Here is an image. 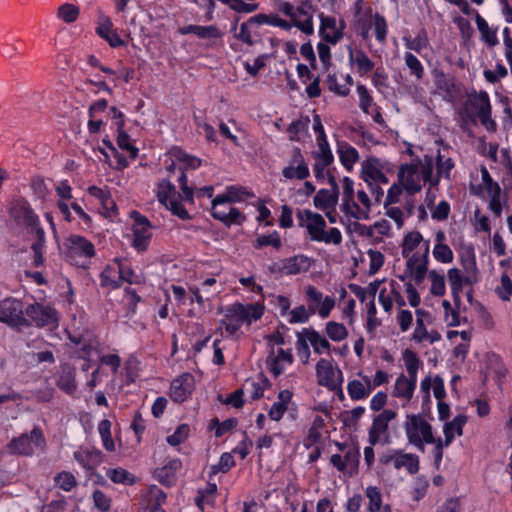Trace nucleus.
I'll return each mask as SVG.
<instances>
[{
	"label": "nucleus",
	"mask_w": 512,
	"mask_h": 512,
	"mask_svg": "<svg viewBox=\"0 0 512 512\" xmlns=\"http://www.w3.org/2000/svg\"><path fill=\"white\" fill-rule=\"evenodd\" d=\"M253 16L250 17L247 21L243 22L240 25L239 32L235 33L234 38L237 40L252 46L254 45V40L252 39V32L251 29L254 28V21Z\"/></svg>",
	"instance_id": "49530a36"
},
{
	"label": "nucleus",
	"mask_w": 512,
	"mask_h": 512,
	"mask_svg": "<svg viewBox=\"0 0 512 512\" xmlns=\"http://www.w3.org/2000/svg\"><path fill=\"white\" fill-rule=\"evenodd\" d=\"M379 163L380 160L374 156L368 157L362 163L360 177L364 182L367 183L368 186H372L373 180H375L376 176L381 172V170L377 167Z\"/></svg>",
	"instance_id": "c85d7f7f"
},
{
	"label": "nucleus",
	"mask_w": 512,
	"mask_h": 512,
	"mask_svg": "<svg viewBox=\"0 0 512 512\" xmlns=\"http://www.w3.org/2000/svg\"><path fill=\"white\" fill-rule=\"evenodd\" d=\"M318 145L319 151L313 152V157L317 161L325 162L326 164H331L334 160V156L332 154L328 141H318Z\"/></svg>",
	"instance_id": "4d7b16f0"
},
{
	"label": "nucleus",
	"mask_w": 512,
	"mask_h": 512,
	"mask_svg": "<svg viewBox=\"0 0 512 512\" xmlns=\"http://www.w3.org/2000/svg\"><path fill=\"white\" fill-rule=\"evenodd\" d=\"M106 476L115 484L131 486L136 483V477L124 468H109Z\"/></svg>",
	"instance_id": "2f4dec72"
},
{
	"label": "nucleus",
	"mask_w": 512,
	"mask_h": 512,
	"mask_svg": "<svg viewBox=\"0 0 512 512\" xmlns=\"http://www.w3.org/2000/svg\"><path fill=\"white\" fill-rule=\"evenodd\" d=\"M467 422V416L465 414H458L450 422H446L443 427V433L445 437V446H449L453 440L455 434L461 436L463 434V427Z\"/></svg>",
	"instance_id": "5701e85b"
},
{
	"label": "nucleus",
	"mask_w": 512,
	"mask_h": 512,
	"mask_svg": "<svg viewBox=\"0 0 512 512\" xmlns=\"http://www.w3.org/2000/svg\"><path fill=\"white\" fill-rule=\"evenodd\" d=\"M182 468V462L178 458L169 460L164 466L157 468L154 472L156 480L166 487L174 485L176 473Z\"/></svg>",
	"instance_id": "2eb2a0df"
},
{
	"label": "nucleus",
	"mask_w": 512,
	"mask_h": 512,
	"mask_svg": "<svg viewBox=\"0 0 512 512\" xmlns=\"http://www.w3.org/2000/svg\"><path fill=\"white\" fill-rule=\"evenodd\" d=\"M272 54H261L255 60L253 64L246 62L244 64L245 70L252 77H256L259 71L266 66V61L272 57Z\"/></svg>",
	"instance_id": "052dcab7"
},
{
	"label": "nucleus",
	"mask_w": 512,
	"mask_h": 512,
	"mask_svg": "<svg viewBox=\"0 0 512 512\" xmlns=\"http://www.w3.org/2000/svg\"><path fill=\"white\" fill-rule=\"evenodd\" d=\"M316 376L320 386L342 393L343 374L332 360L320 359L316 364Z\"/></svg>",
	"instance_id": "423d86ee"
},
{
	"label": "nucleus",
	"mask_w": 512,
	"mask_h": 512,
	"mask_svg": "<svg viewBox=\"0 0 512 512\" xmlns=\"http://www.w3.org/2000/svg\"><path fill=\"white\" fill-rule=\"evenodd\" d=\"M367 254L370 257V266H369L368 274L369 275H374L383 266L384 261H385V257H384V255L380 251L373 250V249H369L367 251Z\"/></svg>",
	"instance_id": "0e129e2a"
},
{
	"label": "nucleus",
	"mask_w": 512,
	"mask_h": 512,
	"mask_svg": "<svg viewBox=\"0 0 512 512\" xmlns=\"http://www.w3.org/2000/svg\"><path fill=\"white\" fill-rule=\"evenodd\" d=\"M65 246L63 254L68 263L82 269L89 268L88 258L95 255V248L91 241L83 236L71 235L67 238Z\"/></svg>",
	"instance_id": "f03ea898"
},
{
	"label": "nucleus",
	"mask_w": 512,
	"mask_h": 512,
	"mask_svg": "<svg viewBox=\"0 0 512 512\" xmlns=\"http://www.w3.org/2000/svg\"><path fill=\"white\" fill-rule=\"evenodd\" d=\"M395 469L405 468L411 475L416 474L419 471V457L416 454L404 453L402 450H398L397 456L394 463Z\"/></svg>",
	"instance_id": "b1692460"
},
{
	"label": "nucleus",
	"mask_w": 512,
	"mask_h": 512,
	"mask_svg": "<svg viewBox=\"0 0 512 512\" xmlns=\"http://www.w3.org/2000/svg\"><path fill=\"white\" fill-rule=\"evenodd\" d=\"M433 81L436 88L444 92L443 99L447 102H453L460 93V84L456 83L454 76L447 75L443 70H432Z\"/></svg>",
	"instance_id": "1a4fd4ad"
},
{
	"label": "nucleus",
	"mask_w": 512,
	"mask_h": 512,
	"mask_svg": "<svg viewBox=\"0 0 512 512\" xmlns=\"http://www.w3.org/2000/svg\"><path fill=\"white\" fill-rule=\"evenodd\" d=\"M248 311L249 309H247V306L241 303H235L228 308V314L226 315V317L235 319L243 323L247 321Z\"/></svg>",
	"instance_id": "338daca9"
},
{
	"label": "nucleus",
	"mask_w": 512,
	"mask_h": 512,
	"mask_svg": "<svg viewBox=\"0 0 512 512\" xmlns=\"http://www.w3.org/2000/svg\"><path fill=\"white\" fill-rule=\"evenodd\" d=\"M7 447L11 454L32 456L35 448L45 449L46 439L42 429L34 426L30 433H22L12 438Z\"/></svg>",
	"instance_id": "7ed1b4c3"
},
{
	"label": "nucleus",
	"mask_w": 512,
	"mask_h": 512,
	"mask_svg": "<svg viewBox=\"0 0 512 512\" xmlns=\"http://www.w3.org/2000/svg\"><path fill=\"white\" fill-rule=\"evenodd\" d=\"M25 313L38 327L54 325L58 322L57 312L50 306L34 303L26 308Z\"/></svg>",
	"instance_id": "9d476101"
},
{
	"label": "nucleus",
	"mask_w": 512,
	"mask_h": 512,
	"mask_svg": "<svg viewBox=\"0 0 512 512\" xmlns=\"http://www.w3.org/2000/svg\"><path fill=\"white\" fill-rule=\"evenodd\" d=\"M114 268L107 265L100 273V285L101 287H110L112 289H118L121 287V280L115 279L112 276Z\"/></svg>",
	"instance_id": "6e6d98bb"
},
{
	"label": "nucleus",
	"mask_w": 512,
	"mask_h": 512,
	"mask_svg": "<svg viewBox=\"0 0 512 512\" xmlns=\"http://www.w3.org/2000/svg\"><path fill=\"white\" fill-rule=\"evenodd\" d=\"M460 264L463 267L465 273H470V271L478 270L475 250L472 245L467 246L465 250L461 253Z\"/></svg>",
	"instance_id": "79ce46f5"
},
{
	"label": "nucleus",
	"mask_w": 512,
	"mask_h": 512,
	"mask_svg": "<svg viewBox=\"0 0 512 512\" xmlns=\"http://www.w3.org/2000/svg\"><path fill=\"white\" fill-rule=\"evenodd\" d=\"M29 229L30 233L35 235V241L31 245V250L33 251V265L39 267L44 263L43 248L45 246V232L40 225V221L37 223V226H32Z\"/></svg>",
	"instance_id": "aec40b11"
},
{
	"label": "nucleus",
	"mask_w": 512,
	"mask_h": 512,
	"mask_svg": "<svg viewBox=\"0 0 512 512\" xmlns=\"http://www.w3.org/2000/svg\"><path fill=\"white\" fill-rule=\"evenodd\" d=\"M326 334L332 341H341L348 336V331L343 324L329 321L326 324Z\"/></svg>",
	"instance_id": "de8ad7c7"
},
{
	"label": "nucleus",
	"mask_w": 512,
	"mask_h": 512,
	"mask_svg": "<svg viewBox=\"0 0 512 512\" xmlns=\"http://www.w3.org/2000/svg\"><path fill=\"white\" fill-rule=\"evenodd\" d=\"M428 276L432 283L430 288L431 294L438 297L444 296L446 292L444 276L439 274L436 270H430Z\"/></svg>",
	"instance_id": "37998d69"
},
{
	"label": "nucleus",
	"mask_w": 512,
	"mask_h": 512,
	"mask_svg": "<svg viewBox=\"0 0 512 512\" xmlns=\"http://www.w3.org/2000/svg\"><path fill=\"white\" fill-rule=\"evenodd\" d=\"M98 432L100 434L103 447L112 452L115 450V444L111 436V422L107 419L100 421L98 425Z\"/></svg>",
	"instance_id": "4c0bfd02"
},
{
	"label": "nucleus",
	"mask_w": 512,
	"mask_h": 512,
	"mask_svg": "<svg viewBox=\"0 0 512 512\" xmlns=\"http://www.w3.org/2000/svg\"><path fill=\"white\" fill-rule=\"evenodd\" d=\"M470 106L477 110V115L483 126L492 120V108L489 95L486 91H480L479 93L474 92L473 99L467 100L460 110V115L464 121H469L473 125H477L476 114L469 110Z\"/></svg>",
	"instance_id": "20e7f679"
},
{
	"label": "nucleus",
	"mask_w": 512,
	"mask_h": 512,
	"mask_svg": "<svg viewBox=\"0 0 512 512\" xmlns=\"http://www.w3.org/2000/svg\"><path fill=\"white\" fill-rule=\"evenodd\" d=\"M475 22H476L477 28L481 34V39L489 47L496 46L499 43L498 38H497V28L490 29L487 21L484 18H482L478 12H476V15H475Z\"/></svg>",
	"instance_id": "bb28decb"
},
{
	"label": "nucleus",
	"mask_w": 512,
	"mask_h": 512,
	"mask_svg": "<svg viewBox=\"0 0 512 512\" xmlns=\"http://www.w3.org/2000/svg\"><path fill=\"white\" fill-rule=\"evenodd\" d=\"M23 304L16 299H5L0 305V322L11 327H28L30 322L23 316Z\"/></svg>",
	"instance_id": "0eeeda50"
},
{
	"label": "nucleus",
	"mask_w": 512,
	"mask_h": 512,
	"mask_svg": "<svg viewBox=\"0 0 512 512\" xmlns=\"http://www.w3.org/2000/svg\"><path fill=\"white\" fill-rule=\"evenodd\" d=\"M429 265V241L426 242V247L423 255L420 258V263L415 268L414 280L417 285H420L424 279L428 271Z\"/></svg>",
	"instance_id": "ea45409f"
},
{
	"label": "nucleus",
	"mask_w": 512,
	"mask_h": 512,
	"mask_svg": "<svg viewBox=\"0 0 512 512\" xmlns=\"http://www.w3.org/2000/svg\"><path fill=\"white\" fill-rule=\"evenodd\" d=\"M340 223L344 224L346 226V232L348 234H352L353 232H357L361 236L365 237H372L374 234L373 227L372 226H366L364 224H361L358 221L351 222L350 220L345 221L343 218L340 217Z\"/></svg>",
	"instance_id": "a18cd8bd"
},
{
	"label": "nucleus",
	"mask_w": 512,
	"mask_h": 512,
	"mask_svg": "<svg viewBox=\"0 0 512 512\" xmlns=\"http://www.w3.org/2000/svg\"><path fill=\"white\" fill-rule=\"evenodd\" d=\"M347 392L353 401L366 399L370 395V389H367L364 383L357 379L348 382Z\"/></svg>",
	"instance_id": "f704fd0d"
},
{
	"label": "nucleus",
	"mask_w": 512,
	"mask_h": 512,
	"mask_svg": "<svg viewBox=\"0 0 512 512\" xmlns=\"http://www.w3.org/2000/svg\"><path fill=\"white\" fill-rule=\"evenodd\" d=\"M190 432V427L188 424L179 425L175 431L167 436L166 441L169 445L175 447L185 442L188 438Z\"/></svg>",
	"instance_id": "09e8293b"
},
{
	"label": "nucleus",
	"mask_w": 512,
	"mask_h": 512,
	"mask_svg": "<svg viewBox=\"0 0 512 512\" xmlns=\"http://www.w3.org/2000/svg\"><path fill=\"white\" fill-rule=\"evenodd\" d=\"M112 22L109 17H102V22L96 28V33L105 39L112 48L121 47L125 42L119 37L116 31L112 30Z\"/></svg>",
	"instance_id": "4be33fe9"
},
{
	"label": "nucleus",
	"mask_w": 512,
	"mask_h": 512,
	"mask_svg": "<svg viewBox=\"0 0 512 512\" xmlns=\"http://www.w3.org/2000/svg\"><path fill=\"white\" fill-rule=\"evenodd\" d=\"M194 390V376L189 372H185L171 382L169 396L173 402L181 404L192 395Z\"/></svg>",
	"instance_id": "6e6552de"
},
{
	"label": "nucleus",
	"mask_w": 512,
	"mask_h": 512,
	"mask_svg": "<svg viewBox=\"0 0 512 512\" xmlns=\"http://www.w3.org/2000/svg\"><path fill=\"white\" fill-rule=\"evenodd\" d=\"M403 428L408 444L421 453H425V446L434 441L433 427L422 414H408Z\"/></svg>",
	"instance_id": "f257e3e1"
},
{
	"label": "nucleus",
	"mask_w": 512,
	"mask_h": 512,
	"mask_svg": "<svg viewBox=\"0 0 512 512\" xmlns=\"http://www.w3.org/2000/svg\"><path fill=\"white\" fill-rule=\"evenodd\" d=\"M117 126V144L120 149L128 151L132 159H136L138 156V148L130 144V136L124 130L125 122H116Z\"/></svg>",
	"instance_id": "473e14b6"
},
{
	"label": "nucleus",
	"mask_w": 512,
	"mask_h": 512,
	"mask_svg": "<svg viewBox=\"0 0 512 512\" xmlns=\"http://www.w3.org/2000/svg\"><path fill=\"white\" fill-rule=\"evenodd\" d=\"M286 179L305 180L310 176L309 168L299 147H294L291 157V165L282 170Z\"/></svg>",
	"instance_id": "f8f14e48"
},
{
	"label": "nucleus",
	"mask_w": 512,
	"mask_h": 512,
	"mask_svg": "<svg viewBox=\"0 0 512 512\" xmlns=\"http://www.w3.org/2000/svg\"><path fill=\"white\" fill-rule=\"evenodd\" d=\"M304 335H308L309 343L312 345L314 352H320L319 348L330 349L329 341L312 327L304 328Z\"/></svg>",
	"instance_id": "c9c22d12"
},
{
	"label": "nucleus",
	"mask_w": 512,
	"mask_h": 512,
	"mask_svg": "<svg viewBox=\"0 0 512 512\" xmlns=\"http://www.w3.org/2000/svg\"><path fill=\"white\" fill-rule=\"evenodd\" d=\"M404 59L410 74L414 75L417 80H421L424 75V68L418 58L411 52H406Z\"/></svg>",
	"instance_id": "603ef678"
},
{
	"label": "nucleus",
	"mask_w": 512,
	"mask_h": 512,
	"mask_svg": "<svg viewBox=\"0 0 512 512\" xmlns=\"http://www.w3.org/2000/svg\"><path fill=\"white\" fill-rule=\"evenodd\" d=\"M238 425L237 418H228L222 422L219 421L218 418H213L210 420L208 424V430H214V435L217 438L224 436L225 434L234 430Z\"/></svg>",
	"instance_id": "c756f323"
},
{
	"label": "nucleus",
	"mask_w": 512,
	"mask_h": 512,
	"mask_svg": "<svg viewBox=\"0 0 512 512\" xmlns=\"http://www.w3.org/2000/svg\"><path fill=\"white\" fill-rule=\"evenodd\" d=\"M11 213L15 221L23 223L27 228L37 226V223L40 221L30 203L24 198L14 202Z\"/></svg>",
	"instance_id": "ddd939ff"
},
{
	"label": "nucleus",
	"mask_w": 512,
	"mask_h": 512,
	"mask_svg": "<svg viewBox=\"0 0 512 512\" xmlns=\"http://www.w3.org/2000/svg\"><path fill=\"white\" fill-rule=\"evenodd\" d=\"M243 196H250V193L246 188L236 185L228 186L224 194H220L215 197V204L239 202L243 199Z\"/></svg>",
	"instance_id": "a878e982"
},
{
	"label": "nucleus",
	"mask_w": 512,
	"mask_h": 512,
	"mask_svg": "<svg viewBox=\"0 0 512 512\" xmlns=\"http://www.w3.org/2000/svg\"><path fill=\"white\" fill-rule=\"evenodd\" d=\"M222 325L225 327L226 339L219 340L215 339L213 342L214 352H223V350L228 349L227 345H221L222 342H234V339L239 336L240 327L242 325L241 322L231 319L227 317L226 320L222 321Z\"/></svg>",
	"instance_id": "412c9836"
},
{
	"label": "nucleus",
	"mask_w": 512,
	"mask_h": 512,
	"mask_svg": "<svg viewBox=\"0 0 512 512\" xmlns=\"http://www.w3.org/2000/svg\"><path fill=\"white\" fill-rule=\"evenodd\" d=\"M404 40L406 41V47L408 49L414 50L418 53L428 45L427 33L425 29H422L413 40H410L406 37Z\"/></svg>",
	"instance_id": "13d9d810"
},
{
	"label": "nucleus",
	"mask_w": 512,
	"mask_h": 512,
	"mask_svg": "<svg viewBox=\"0 0 512 512\" xmlns=\"http://www.w3.org/2000/svg\"><path fill=\"white\" fill-rule=\"evenodd\" d=\"M311 266L310 258L306 255L299 254L282 261V267L279 269L280 273L286 275H296L301 272H306Z\"/></svg>",
	"instance_id": "f3484780"
},
{
	"label": "nucleus",
	"mask_w": 512,
	"mask_h": 512,
	"mask_svg": "<svg viewBox=\"0 0 512 512\" xmlns=\"http://www.w3.org/2000/svg\"><path fill=\"white\" fill-rule=\"evenodd\" d=\"M79 14V7L70 3L61 5L57 11V16L67 24L75 22Z\"/></svg>",
	"instance_id": "a19ab883"
},
{
	"label": "nucleus",
	"mask_w": 512,
	"mask_h": 512,
	"mask_svg": "<svg viewBox=\"0 0 512 512\" xmlns=\"http://www.w3.org/2000/svg\"><path fill=\"white\" fill-rule=\"evenodd\" d=\"M217 492V485L215 483L208 482L205 489H199L197 496L195 498V504L200 509H203V503L206 501V503L210 504V501L208 500L209 496H214Z\"/></svg>",
	"instance_id": "680f3d73"
},
{
	"label": "nucleus",
	"mask_w": 512,
	"mask_h": 512,
	"mask_svg": "<svg viewBox=\"0 0 512 512\" xmlns=\"http://www.w3.org/2000/svg\"><path fill=\"white\" fill-rule=\"evenodd\" d=\"M343 460L345 461V468L349 467V476H353L358 472V466L360 461V452L359 449H350L348 450L344 456Z\"/></svg>",
	"instance_id": "864d4df0"
},
{
	"label": "nucleus",
	"mask_w": 512,
	"mask_h": 512,
	"mask_svg": "<svg viewBox=\"0 0 512 512\" xmlns=\"http://www.w3.org/2000/svg\"><path fill=\"white\" fill-rule=\"evenodd\" d=\"M366 497L369 500L368 509L370 512H377L382 506V494L378 487L369 486L366 489Z\"/></svg>",
	"instance_id": "8fccbe9b"
},
{
	"label": "nucleus",
	"mask_w": 512,
	"mask_h": 512,
	"mask_svg": "<svg viewBox=\"0 0 512 512\" xmlns=\"http://www.w3.org/2000/svg\"><path fill=\"white\" fill-rule=\"evenodd\" d=\"M167 499V494L158 486L152 485L147 493V505L162 507Z\"/></svg>",
	"instance_id": "3c124183"
},
{
	"label": "nucleus",
	"mask_w": 512,
	"mask_h": 512,
	"mask_svg": "<svg viewBox=\"0 0 512 512\" xmlns=\"http://www.w3.org/2000/svg\"><path fill=\"white\" fill-rule=\"evenodd\" d=\"M305 217L309 221L306 224V229L312 241H319L323 239L325 234L326 222L323 216L319 213L313 212L309 209L305 212Z\"/></svg>",
	"instance_id": "a211bd4d"
},
{
	"label": "nucleus",
	"mask_w": 512,
	"mask_h": 512,
	"mask_svg": "<svg viewBox=\"0 0 512 512\" xmlns=\"http://www.w3.org/2000/svg\"><path fill=\"white\" fill-rule=\"evenodd\" d=\"M339 195L330 192L329 190L320 189L313 199L314 206L321 210L328 208H335L338 202Z\"/></svg>",
	"instance_id": "7c9ffc66"
},
{
	"label": "nucleus",
	"mask_w": 512,
	"mask_h": 512,
	"mask_svg": "<svg viewBox=\"0 0 512 512\" xmlns=\"http://www.w3.org/2000/svg\"><path fill=\"white\" fill-rule=\"evenodd\" d=\"M480 171H481L482 181L485 185V189H486L487 193L489 194V196L495 195V194L496 195L501 194L500 185L492 179L487 168L485 166H481Z\"/></svg>",
	"instance_id": "bf43d9fd"
},
{
	"label": "nucleus",
	"mask_w": 512,
	"mask_h": 512,
	"mask_svg": "<svg viewBox=\"0 0 512 512\" xmlns=\"http://www.w3.org/2000/svg\"><path fill=\"white\" fill-rule=\"evenodd\" d=\"M54 483L57 487L65 492H70L77 486V480L75 476L68 471H61L54 477Z\"/></svg>",
	"instance_id": "e433bc0d"
},
{
	"label": "nucleus",
	"mask_w": 512,
	"mask_h": 512,
	"mask_svg": "<svg viewBox=\"0 0 512 512\" xmlns=\"http://www.w3.org/2000/svg\"><path fill=\"white\" fill-rule=\"evenodd\" d=\"M433 256L442 263H450L453 261V252L447 244H436L433 249Z\"/></svg>",
	"instance_id": "69168bd1"
},
{
	"label": "nucleus",
	"mask_w": 512,
	"mask_h": 512,
	"mask_svg": "<svg viewBox=\"0 0 512 512\" xmlns=\"http://www.w3.org/2000/svg\"><path fill=\"white\" fill-rule=\"evenodd\" d=\"M416 388L415 379H409L405 375H400L395 382L394 396L410 400Z\"/></svg>",
	"instance_id": "cd10ccee"
},
{
	"label": "nucleus",
	"mask_w": 512,
	"mask_h": 512,
	"mask_svg": "<svg viewBox=\"0 0 512 512\" xmlns=\"http://www.w3.org/2000/svg\"><path fill=\"white\" fill-rule=\"evenodd\" d=\"M150 229L151 228H143V227L132 228V231H133L132 246L138 252H144L148 249L150 239L152 238V233H151Z\"/></svg>",
	"instance_id": "72a5a7b5"
},
{
	"label": "nucleus",
	"mask_w": 512,
	"mask_h": 512,
	"mask_svg": "<svg viewBox=\"0 0 512 512\" xmlns=\"http://www.w3.org/2000/svg\"><path fill=\"white\" fill-rule=\"evenodd\" d=\"M403 360L407 373L409 374V379H415L417 382V372L420 366V360L417 354H403Z\"/></svg>",
	"instance_id": "e2e57ef3"
},
{
	"label": "nucleus",
	"mask_w": 512,
	"mask_h": 512,
	"mask_svg": "<svg viewBox=\"0 0 512 512\" xmlns=\"http://www.w3.org/2000/svg\"><path fill=\"white\" fill-rule=\"evenodd\" d=\"M310 123V119L308 116H302L300 119L293 121L289 124L287 131L290 134L289 139L291 141H299L298 134L306 130Z\"/></svg>",
	"instance_id": "5fc2aeb1"
},
{
	"label": "nucleus",
	"mask_w": 512,
	"mask_h": 512,
	"mask_svg": "<svg viewBox=\"0 0 512 512\" xmlns=\"http://www.w3.org/2000/svg\"><path fill=\"white\" fill-rule=\"evenodd\" d=\"M269 386V380L263 374H259L256 378L246 379L241 389L250 401H255L263 397L265 389Z\"/></svg>",
	"instance_id": "dca6fc26"
},
{
	"label": "nucleus",
	"mask_w": 512,
	"mask_h": 512,
	"mask_svg": "<svg viewBox=\"0 0 512 512\" xmlns=\"http://www.w3.org/2000/svg\"><path fill=\"white\" fill-rule=\"evenodd\" d=\"M397 413L394 410L385 409L374 417L368 432V441L372 446L378 444L382 434L388 431L389 422L395 419Z\"/></svg>",
	"instance_id": "9b49d317"
},
{
	"label": "nucleus",
	"mask_w": 512,
	"mask_h": 512,
	"mask_svg": "<svg viewBox=\"0 0 512 512\" xmlns=\"http://www.w3.org/2000/svg\"><path fill=\"white\" fill-rule=\"evenodd\" d=\"M56 385L66 394L72 395L77 389L75 369L68 364L61 365Z\"/></svg>",
	"instance_id": "6ab92c4d"
},
{
	"label": "nucleus",
	"mask_w": 512,
	"mask_h": 512,
	"mask_svg": "<svg viewBox=\"0 0 512 512\" xmlns=\"http://www.w3.org/2000/svg\"><path fill=\"white\" fill-rule=\"evenodd\" d=\"M179 197L180 194L177 192L175 185L172 184L169 179L164 178L158 183V201L181 220L192 219V216L178 199Z\"/></svg>",
	"instance_id": "39448f33"
},
{
	"label": "nucleus",
	"mask_w": 512,
	"mask_h": 512,
	"mask_svg": "<svg viewBox=\"0 0 512 512\" xmlns=\"http://www.w3.org/2000/svg\"><path fill=\"white\" fill-rule=\"evenodd\" d=\"M271 245L275 249L279 250L282 247V241L277 231H273L268 235H261L257 237L253 243L255 249H260L264 246Z\"/></svg>",
	"instance_id": "c03bdc74"
},
{
	"label": "nucleus",
	"mask_w": 512,
	"mask_h": 512,
	"mask_svg": "<svg viewBox=\"0 0 512 512\" xmlns=\"http://www.w3.org/2000/svg\"><path fill=\"white\" fill-rule=\"evenodd\" d=\"M339 158L341 164L348 171H351L353 169L354 163L359 159V154L354 147L346 144L344 150L342 148L339 149Z\"/></svg>",
	"instance_id": "58836bf2"
},
{
	"label": "nucleus",
	"mask_w": 512,
	"mask_h": 512,
	"mask_svg": "<svg viewBox=\"0 0 512 512\" xmlns=\"http://www.w3.org/2000/svg\"><path fill=\"white\" fill-rule=\"evenodd\" d=\"M348 51L349 64L353 65L354 63H356L360 75L368 74L374 69V62L366 55V53L363 50H357L355 56L354 50L351 46H348Z\"/></svg>",
	"instance_id": "393cba45"
},
{
	"label": "nucleus",
	"mask_w": 512,
	"mask_h": 512,
	"mask_svg": "<svg viewBox=\"0 0 512 512\" xmlns=\"http://www.w3.org/2000/svg\"><path fill=\"white\" fill-rule=\"evenodd\" d=\"M501 285L502 288L497 287L495 289V293L503 301H508L512 295V280L507 274H503L501 276Z\"/></svg>",
	"instance_id": "774afa93"
},
{
	"label": "nucleus",
	"mask_w": 512,
	"mask_h": 512,
	"mask_svg": "<svg viewBox=\"0 0 512 512\" xmlns=\"http://www.w3.org/2000/svg\"><path fill=\"white\" fill-rule=\"evenodd\" d=\"M76 462L87 471H93L103 462V453L97 448L76 450L73 454Z\"/></svg>",
	"instance_id": "4468645a"
}]
</instances>
